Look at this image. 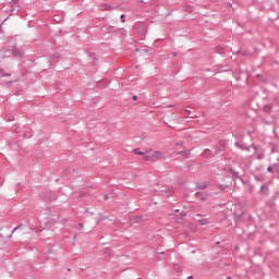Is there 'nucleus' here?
Wrapping results in <instances>:
<instances>
[{"label":"nucleus","mask_w":279,"mask_h":279,"mask_svg":"<svg viewBox=\"0 0 279 279\" xmlns=\"http://www.w3.org/2000/svg\"><path fill=\"white\" fill-rule=\"evenodd\" d=\"M144 160H148L149 162H156V160H167V154L160 150H147L144 155Z\"/></svg>","instance_id":"f257e3e1"},{"label":"nucleus","mask_w":279,"mask_h":279,"mask_svg":"<svg viewBox=\"0 0 279 279\" xmlns=\"http://www.w3.org/2000/svg\"><path fill=\"white\" fill-rule=\"evenodd\" d=\"M9 51H11V53L14 58H21L23 56V50L16 48V47H12Z\"/></svg>","instance_id":"f03ea898"},{"label":"nucleus","mask_w":279,"mask_h":279,"mask_svg":"<svg viewBox=\"0 0 279 279\" xmlns=\"http://www.w3.org/2000/svg\"><path fill=\"white\" fill-rule=\"evenodd\" d=\"M196 186L201 191H204V189H208V183H206V182L196 183Z\"/></svg>","instance_id":"7ed1b4c3"},{"label":"nucleus","mask_w":279,"mask_h":279,"mask_svg":"<svg viewBox=\"0 0 279 279\" xmlns=\"http://www.w3.org/2000/svg\"><path fill=\"white\" fill-rule=\"evenodd\" d=\"M16 8H19L17 0H13V5H12V9H11L12 14H15Z\"/></svg>","instance_id":"20e7f679"},{"label":"nucleus","mask_w":279,"mask_h":279,"mask_svg":"<svg viewBox=\"0 0 279 279\" xmlns=\"http://www.w3.org/2000/svg\"><path fill=\"white\" fill-rule=\"evenodd\" d=\"M198 223L201 226H208V223H210V221L207 218H203V219L198 220Z\"/></svg>","instance_id":"39448f33"},{"label":"nucleus","mask_w":279,"mask_h":279,"mask_svg":"<svg viewBox=\"0 0 279 279\" xmlns=\"http://www.w3.org/2000/svg\"><path fill=\"white\" fill-rule=\"evenodd\" d=\"M195 195H196V197H198L199 199H203V202H205V199H207V196H206V195H203L201 192H197Z\"/></svg>","instance_id":"423d86ee"},{"label":"nucleus","mask_w":279,"mask_h":279,"mask_svg":"<svg viewBox=\"0 0 279 279\" xmlns=\"http://www.w3.org/2000/svg\"><path fill=\"white\" fill-rule=\"evenodd\" d=\"M271 105L264 106V112H271Z\"/></svg>","instance_id":"0eeeda50"},{"label":"nucleus","mask_w":279,"mask_h":279,"mask_svg":"<svg viewBox=\"0 0 279 279\" xmlns=\"http://www.w3.org/2000/svg\"><path fill=\"white\" fill-rule=\"evenodd\" d=\"M104 254H105L106 256H110V255L112 254V250H110V248H105V250H104Z\"/></svg>","instance_id":"6e6552de"},{"label":"nucleus","mask_w":279,"mask_h":279,"mask_svg":"<svg viewBox=\"0 0 279 279\" xmlns=\"http://www.w3.org/2000/svg\"><path fill=\"white\" fill-rule=\"evenodd\" d=\"M134 154H137V156H145V153L141 151L138 148L134 149Z\"/></svg>","instance_id":"1a4fd4ad"},{"label":"nucleus","mask_w":279,"mask_h":279,"mask_svg":"<svg viewBox=\"0 0 279 279\" xmlns=\"http://www.w3.org/2000/svg\"><path fill=\"white\" fill-rule=\"evenodd\" d=\"M235 147H238V149H246L245 146H243L241 143L236 142Z\"/></svg>","instance_id":"9d476101"},{"label":"nucleus","mask_w":279,"mask_h":279,"mask_svg":"<svg viewBox=\"0 0 279 279\" xmlns=\"http://www.w3.org/2000/svg\"><path fill=\"white\" fill-rule=\"evenodd\" d=\"M185 11H186V12H193V7L186 5V7H185Z\"/></svg>","instance_id":"9b49d317"},{"label":"nucleus","mask_w":279,"mask_h":279,"mask_svg":"<svg viewBox=\"0 0 279 279\" xmlns=\"http://www.w3.org/2000/svg\"><path fill=\"white\" fill-rule=\"evenodd\" d=\"M264 158H265V155H264V154L257 155V159H258V160H263Z\"/></svg>","instance_id":"f8f14e48"},{"label":"nucleus","mask_w":279,"mask_h":279,"mask_svg":"<svg viewBox=\"0 0 279 279\" xmlns=\"http://www.w3.org/2000/svg\"><path fill=\"white\" fill-rule=\"evenodd\" d=\"M4 75H7L5 73H3V70L0 69V77H4Z\"/></svg>","instance_id":"ddd939ff"},{"label":"nucleus","mask_w":279,"mask_h":279,"mask_svg":"<svg viewBox=\"0 0 279 279\" xmlns=\"http://www.w3.org/2000/svg\"><path fill=\"white\" fill-rule=\"evenodd\" d=\"M220 189L222 190V191H226L227 189H228V185H220Z\"/></svg>","instance_id":"4468645a"},{"label":"nucleus","mask_w":279,"mask_h":279,"mask_svg":"<svg viewBox=\"0 0 279 279\" xmlns=\"http://www.w3.org/2000/svg\"><path fill=\"white\" fill-rule=\"evenodd\" d=\"M105 10H112V8L109 4H106Z\"/></svg>","instance_id":"2eb2a0df"},{"label":"nucleus","mask_w":279,"mask_h":279,"mask_svg":"<svg viewBox=\"0 0 279 279\" xmlns=\"http://www.w3.org/2000/svg\"><path fill=\"white\" fill-rule=\"evenodd\" d=\"M267 170L271 173V172H274V167H268Z\"/></svg>","instance_id":"dca6fc26"},{"label":"nucleus","mask_w":279,"mask_h":279,"mask_svg":"<svg viewBox=\"0 0 279 279\" xmlns=\"http://www.w3.org/2000/svg\"><path fill=\"white\" fill-rule=\"evenodd\" d=\"M132 99H133V101H136V99H138V96L134 95V96L132 97Z\"/></svg>","instance_id":"f3484780"},{"label":"nucleus","mask_w":279,"mask_h":279,"mask_svg":"<svg viewBox=\"0 0 279 279\" xmlns=\"http://www.w3.org/2000/svg\"><path fill=\"white\" fill-rule=\"evenodd\" d=\"M123 16H124L123 14L120 16L121 22H122V23H125V20H123Z\"/></svg>","instance_id":"a211bd4d"},{"label":"nucleus","mask_w":279,"mask_h":279,"mask_svg":"<svg viewBox=\"0 0 279 279\" xmlns=\"http://www.w3.org/2000/svg\"><path fill=\"white\" fill-rule=\"evenodd\" d=\"M265 190H267V185L262 186V191H265Z\"/></svg>","instance_id":"6ab92c4d"},{"label":"nucleus","mask_w":279,"mask_h":279,"mask_svg":"<svg viewBox=\"0 0 279 279\" xmlns=\"http://www.w3.org/2000/svg\"><path fill=\"white\" fill-rule=\"evenodd\" d=\"M19 228H21V227H15V228L13 229V233L16 232V231L19 230Z\"/></svg>","instance_id":"aec40b11"},{"label":"nucleus","mask_w":279,"mask_h":279,"mask_svg":"<svg viewBox=\"0 0 279 279\" xmlns=\"http://www.w3.org/2000/svg\"><path fill=\"white\" fill-rule=\"evenodd\" d=\"M175 56H178V53H175V52H172V58H175Z\"/></svg>","instance_id":"412c9836"},{"label":"nucleus","mask_w":279,"mask_h":279,"mask_svg":"<svg viewBox=\"0 0 279 279\" xmlns=\"http://www.w3.org/2000/svg\"><path fill=\"white\" fill-rule=\"evenodd\" d=\"M104 199H108V195L107 194H105Z\"/></svg>","instance_id":"4be33fe9"},{"label":"nucleus","mask_w":279,"mask_h":279,"mask_svg":"<svg viewBox=\"0 0 279 279\" xmlns=\"http://www.w3.org/2000/svg\"><path fill=\"white\" fill-rule=\"evenodd\" d=\"M187 279H193V276L187 277Z\"/></svg>","instance_id":"5701e85b"},{"label":"nucleus","mask_w":279,"mask_h":279,"mask_svg":"<svg viewBox=\"0 0 279 279\" xmlns=\"http://www.w3.org/2000/svg\"><path fill=\"white\" fill-rule=\"evenodd\" d=\"M186 112H189V114H191V110H186Z\"/></svg>","instance_id":"b1692460"},{"label":"nucleus","mask_w":279,"mask_h":279,"mask_svg":"<svg viewBox=\"0 0 279 279\" xmlns=\"http://www.w3.org/2000/svg\"><path fill=\"white\" fill-rule=\"evenodd\" d=\"M233 175H238V173H236V172H233Z\"/></svg>","instance_id":"393cba45"},{"label":"nucleus","mask_w":279,"mask_h":279,"mask_svg":"<svg viewBox=\"0 0 279 279\" xmlns=\"http://www.w3.org/2000/svg\"><path fill=\"white\" fill-rule=\"evenodd\" d=\"M227 279H232V278H230V277H227Z\"/></svg>","instance_id":"a878e982"},{"label":"nucleus","mask_w":279,"mask_h":279,"mask_svg":"<svg viewBox=\"0 0 279 279\" xmlns=\"http://www.w3.org/2000/svg\"><path fill=\"white\" fill-rule=\"evenodd\" d=\"M179 145H182V143H180Z\"/></svg>","instance_id":"bb28decb"}]
</instances>
